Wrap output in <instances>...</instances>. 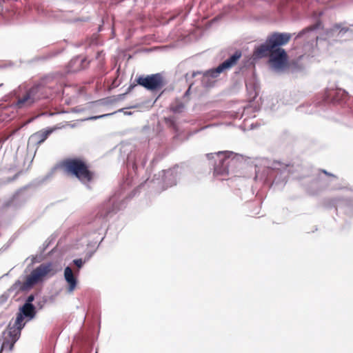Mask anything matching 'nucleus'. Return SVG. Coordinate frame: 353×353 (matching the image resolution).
<instances>
[{
	"label": "nucleus",
	"mask_w": 353,
	"mask_h": 353,
	"mask_svg": "<svg viewBox=\"0 0 353 353\" xmlns=\"http://www.w3.org/2000/svg\"><path fill=\"white\" fill-rule=\"evenodd\" d=\"M165 121H166V123H170L171 124H173L174 123V119L173 118H168V119H165Z\"/></svg>",
	"instance_id": "26"
},
{
	"label": "nucleus",
	"mask_w": 353,
	"mask_h": 353,
	"mask_svg": "<svg viewBox=\"0 0 353 353\" xmlns=\"http://www.w3.org/2000/svg\"><path fill=\"white\" fill-rule=\"evenodd\" d=\"M11 296L10 293L6 290L0 296V304L5 303Z\"/></svg>",
	"instance_id": "21"
},
{
	"label": "nucleus",
	"mask_w": 353,
	"mask_h": 353,
	"mask_svg": "<svg viewBox=\"0 0 353 353\" xmlns=\"http://www.w3.org/2000/svg\"><path fill=\"white\" fill-rule=\"evenodd\" d=\"M268 56H270V62L274 71L281 73L286 68L288 54L283 48H278L270 50Z\"/></svg>",
	"instance_id": "11"
},
{
	"label": "nucleus",
	"mask_w": 353,
	"mask_h": 353,
	"mask_svg": "<svg viewBox=\"0 0 353 353\" xmlns=\"http://www.w3.org/2000/svg\"><path fill=\"white\" fill-rule=\"evenodd\" d=\"M48 88L46 79H42L39 83L27 90L23 96L18 97L14 106L17 109H26L32 106L41 99L48 97Z\"/></svg>",
	"instance_id": "4"
},
{
	"label": "nucleus",
	"mask_w": 353,
	"mask_h": 353,
	"mask_svg": "<svg viewBox=\"0 0 353 353\" xmlns=\"http://www.w3.org/2000/svg\"><path fill=\"white\" fill-rule=\"evenodd\" d=\"M123 110V109H119L118 111L114 112L112 113L104 114H102V115L90 117L86 119L85 120H97L98 119L109 117V116L112 115V114H115V113H117L118 112H122Z\"/></svg>",
	"instance_id": "20"
},
{
	"label": "nucleus",
	"mask_w": 353,
	"mask_h": 353,
	"mask_svg": "<svg viewBox=\"0 0 353 353\" xmlns=\"http://www.w3.org/2000/svg\"><path fill=\"white\" fill-rule=\"evenodd\" d=\"M21 330L12 326L10 322L8 325L7 330L3 332L2 336L0 338V353L3 352H11L14 344L21 336Z\"/></svg>",
	"instance_id": "8"
},
{
	"label": "nucleus",
	"mask_w": 353,
	"mask_h": 353,
	"mask_svg": "<svg viewBox=\"0 0 353 353\" xmlns=\"http://www.w3.org/2000/svg\"><path fill=\"white\" fill-rule=\"evenodd\" d=\"M2 85H3V84H2V83H1V84H0V87H1V86H2Z\"/></svg>",
	"instance_id": "34"
},
{
	"label": "nucleus",
	"mask_w": 353,
	"mask_h": 353,
	"mask_svg": "<svg viewBox=\"0 0 353 353\" xmlns=\"http://www.w3.org/2000/svg\"><path fill=\"white\" fill-rule=\"evenodd\" d=\"M136 81L137 84L153 92L161 90L165 85L163 76L160 73L147 76L141 75L138 77Z\"/></svg>",
	"instance_id": "10"
},
{
	"label": "nucleus",
	"mask_w": 353,
	"mask_h": 353,
	"mask_svg": "<svg viewBox=\"0 0 353 353\" xmlns=\"http://www.w3.org/2000/svg\"><path fill=\"white\" fill-rule=\"evenodd\" d=\"M178 167H174L168 170H162V181L165 188L172 187L176 184Z\"/></svg>",
	"instance_id": "12"
},
{
	"label": "nucleus",
	"mask_w": 353,
	"mask_h": 353,
	"mask_svg": "<svg viewBox=\"0 0 353 353\" xmlns=\"http://www.w3.org/2000/svg\"><path fill=\"white\" fill-rule=\"evenodd\" d=\"M190 90V88L188 89V90L185 92V95H188V94H189Z\"/></svg>",
	"instance_id": "33"
},
{
	"label": "nucleus",
	"mask_w": 353,
	"mask_h": 353,
	"mask_svg": "<svg viewBox=\"0 0 353 353\" xmlns=\"http://www.w3.org/2000/svg\"><path fill=\"white\" fill-rule=\"evenodd\" d=\"M34 300V295L30 294L27 297L25 303H28V305H33L32 301Z\"/></svg>",
	"instance_id": "23"
},
{
	"label": "nucleus",
	"mask_w": 353,
	"mask_h": 353,
	"mask_svg": "<svg viewBox=\"0 0 353 353\" xmlns=\"http://www.w3.org/2000/svg\"><path fill=\"white\" fill-rule=\"evenodd\" d=\"M125 207V201L117 195H114L100 207L95 216L88 223V229L97 232L103 229L108 221V218Z\"/></svg>",
	"instance_id": "1"
},
{
	"label": "nucleus",
	"mask_w": 353,
	"mask_h": 353,
	"mask_svg": "<svg viewBox=\"0 0 353 353\" xmlns=\"http://www.w3.org/2000/svg\"><path fill=\"white\" fill-rule=\"evenodd\" d=\"M63 276L64 279L68 285L67 288L68 292H73L77 285V279L69 266L65 268Z\"/></svg>",
	"instance_id": "13"
},
{
	"label": "nucleus",
	"mask_w": 353,
	"mask_h": 353,
	"mask_svg": "<svg viewBox=\"0 0 353 353\" xmlns=\"http://www.w3.org/2000/svg\"><path fill=\"white\" fill-rule=\"evenodd\" d=\"M124 114H125V115H131L132 112H124Z\"/></svg>",
	"instance_id": "31"
},
{
	"label": "nucleus",
	"mask_w": 353,
	"mask_h": 353,
	"mask_svg": "<svg viewBox=\"0 0 353 353\" xmlns=\"http://www.w3.org/2000/svg\"><path fill=\"white\" fill-rule=\"evenodd\" d=\"M64 165L68 172L88 187V183L92 179V174L83 161L77 159H69L64 163Z\"/></svg>",
	"instance_id": "7"
},
{
	"label": "nucleus",
	"mask_w": 353,
	"mask_h": 353,
	"mask_svg": "<svg viewBox=\"0 0 353 353\" xmlns=\"http://www.w3.org/2000/svg\"><path fill=\"white\" fill-rule=\"evenodd\" d=\"M73 112H81V110L77 109V108H74Z\"/></svg>",
	"instance_id": "32"
},
{
	"label": "nucleus",
	"mask_w": 353,
	"mask_h": 353,
	"mask_svg": "<svg viewBox=\"0 0 353 353\" xmlns=\"http://www.w3.org/2000/svg\"><path fill=\"white\" fill-rule=\"evenodd\" d=\"M317 28H318L317 25H314V26L307 27V28L303 29V30H301V32H299L297 34L296 39L303 37L305 34H308V35L312 34L314 33V31L316 30Z\"/></svg>",
	"instance_id": "17"
},
{
	"label": "nucleus",
	"mask_w": 353,
	"mask_h": 353,
	"mask_svg": "<svg viewBox=\"0 0 353 353\" xmlns=\"http://www.w3.org/2000/svg\"><path fill=\"white\" fill-rule=\"evenodd\" d=\"M85 261H83V260L81 259H74L73 260V263L78 268H82L83 263H84Z\"/></svg>",
	"instance_id": "22"
},
{
	"label": "nucleus",
	"mask_w": 353,
	"mask_h": 353,
	"mask_svg": "<svg viewBox=\"0 0 353 353\" xmlns=\"http://www.w3.org/2000/svg\"><path fill=\"white\" fill-rule=\"evenodd\" d=\"M185 106L182 103H178L176 105H171L170 110L174 113H181L183 112Z\"/></svg>",
	"instance_id": "19"
},
{
	"label": "nucleus",
	"mask_w": 353,
	"mask_h": 353,
	"mask_svg": "<svg viewBox=\"0 0 353 353\" xmlns=\"http://www.w3.org/2000/svg\"><path fill=\"white\" fill-rule=\"evenodd\" d=\"M261 178L262 179V176H259V171H256V176H255V179H258V178Z\"/></svg>",
	"instance_id": "27"
},
{
	"label": "nucleus",
	"mask_w": 353,
	"mask_h": 353,
	"mask_svg": "<svg viewBox=\"0 0 353 353\" xmlns=\"http://www.w3.org/2000/svg\"><path fill=\"white\" fill-rule=\"evenodd\" d=\"M339 93H341V98L343 97V96H347V92H346L345 90H342V89H339L338 91H337V94H339Z\"/></svg>",
	"instance_id": "24"
},
{
	"label": "nucleus",
	"mask_w": 353,
	"mask_h": 353,
	"mask_svg": "<svg viewBox=\"0 0 353 353\" xmlns=\"http://www.w3.org/2000/svg\"><path fill=\"white\" fill-rule=\"evenodd\" d=\"M96 353H97V352H96Z\"/></svg>",
	"instance_id": "35"
},
{
	"label": "nucleus",
	"mask_w": 353,
	"mask_h": 353,
	"mask_svg": "<svg viewBox=\"0 0 353 353\" xmlns=\"http://www.w3.org/2000/svg\"><path fill=\"white\" fill-rule=\"evenodd\" d=\"M86 60L79 57L72 59L69 63V71L75 72L85 68L84 63Z\"/></svg>",
	"instance_id": "15"
},
{
	"label": "nucleus",
	"mask_w": 353,
	"mask_h": 353,
	"mask_svg": "<svg viewBox=\"0 0 353 353\" xmlns=\"http://www.w3.org/2000/svg\"><path fill=\"white\" fill-rule=\"evenodd\" d=\"M36 313V307L34 305L24 303L19 307L16 319L12 323V326L21 331L25 327L26 322L34 318Z\"/></svg>",
	"instance_id": "9"
},
{
	"label": "nucleus",
	"mask_w": 353,
	"mask_h": 353,
	"mask_svg": "<svg viewBox=\"0 0 353 353\" xmlns=\"http://www.w3.org/2000/svg\"><path fill=\"white\" fill-rule=\"evenodd\" d=\"M135 86H136L135 84L130 85V86L127 89L126 92L124 94H119L118 96V99H111V98L105 99L103 100V102L101 103L105 104V105L111 104V103H115L117 101H118L119 99H122L123 98L124 95L126 94L127 93L131 92Z\"/></svg>",
	"instance_id": "16"
},
{
	"label": "nucleus",
	"mask_w": 353,
	"mask_h": 353,
	"mask_svg": "<svg viewBox=\"0 0 353 353\" xmlns=\"http://www.w3.org/2000/svg\"><path fill=\"white\" fill-rule=\"evenodd\" d=\"M206 156L209 160L214 159V174L222 177V180L225 179V176L229 174L230 168L234 166L241 158V155L231 151H220L207 154Z\"/></svg>",
	"instance_id": "3"
},
{
	"label": "nucleus",
	"mask_w": 353,
	"mask_h": 353,
	"mask_svg": "<svg viewBox=\"0 0 353 353\" xmlns=\"http://www.w3.org/2000/svg\"><path fill=\"white\" fill-rule=\"evenodd\" d=\"M308 39H317V37L316 36H312V37H310V36H308L307 37Z\"/></svg>",
	"instance_id": "30"
},
{
	"label": "nucleus",
	"mask_w": 353,
	"mask_h": 353,
	"mask_svg": "<svg viewBox=\"0 0 353 353\" xmlns=\"http://www.w3.org/2000/svg\"><path fill=\"white\" fill-rule=\"evenodd\" d=\"M323 173H325V174L327 175H329V176H334L333 174H330V173H328L326 170H323Z\"/></svg>",
	"instance_id": "28"
},
{
	"label": "nucleus",
	"mask_w": 353,
	"mask_h": 353,
	"mask_svg": "<svg viewBox=\"0 0 353 353\" xmlns=\"http://www.w3.org/2000/svg\"><path fill=\"white\" fill-rule=\"evenodd\" d=\"M334 101H339L341 100V99H339L337 97H334L333 99Z\"/></svg>",
	"instance_id": "29"
},
{
	"label": "nucleus",
	"mask_w": 353,
	"mask_h": 353,
	"mask_svg": "<svg viewBox=\"0 0 353 353\" xmlns=\"http://www.w3.org/2000/svg\"><path fill=\"white\" fill-rule=\"evenodd\" d=\"M52 267L53 264L51 262L41 263L31 272L24 282L21 281L19 279L15 281L7 291L11 296L14 297L21 292L30 290L45 276L52 271Z\"/></svg>",
	"instance_id": "2"
},
{
	"label": "nucleus",
	"mask_w": 353,
	"mask_h": 353,
	"mask_svg": "<svg viewBox=\"0 0 353 353\" xmlns=\"http://www.w3.org/2000/svg\"><path fill=\"white\" fill-rule=\"evenodd\" d=\"M202 72L201 71H196V72H192V74H191V77L192 78H194L195 77L197 74H201Z\"/></svg>",
	"instance_id": "25"
},
{
	"label": "nucleus",
	"mask_w": 353,
	"mask_h": 353,
	"mask_svg": "<svg viewBox=\"0 0 353 353\" xmlns=\"http://www.w3.org/2000/svg\"><path fill=\"white\" fill-rule=\"evenodd\" d=\"M291 37L292 34L288 32H273L267 37L265 43L255 48L254 55L256 58L268 57L270 50H276L288 43Z\"/></svg>",
	"instance_id": "5"
},
{
	"label": "nucleus",
	"mask_w": 353,
	"mask_h": 353,
	"mask_svg": "<svg viewBox=\"0 0 353 353\" xmlns=\"http://www.w3.org/2000/svg\"><path fill=\"white\" fill-rule=\"evenodd\" d=\"M241 51H236L230 58L224 61L216 68L210 69L203 73L201 83L205 88L213 85L214 81L212 79L216 78L221 72L228 70L236 64L238 60L241 57Z\"/></svg>",
	"instance_id": "6"
},
{
	"label": "nucleus",
	"mask_w": 353,
	"mask_h": 353,
	"mask_svg": "<svg viewBox=\"0 0 353 353\" xmlns=\"http://www.w3.org/2000/svg\"><path fill=\"white\" fill-rule=\"evenodd\" d=\"M53 128H47L39 131L31 135V137L29 139V142H32L37 145H39L44 142L47 139L48 136L53 132Z\"/></svg>",
	"instance_id": "14"
},
{
	"label": "nucleus",
	"mask_w": 353,
	"mask_h": 353,
	"mask_svg": "<svg viewBox=\"0 0 353 353\" xmlns=\"http://www.w3.org/2000/svg\"><path fill=\"white\" fill-rule=\"evenodd\" d=\"M339 30L338 36L343 37L347 32H352V30L346 27H343L341 23L335 24L332 28V31Z\"/></svg>",
	"instance_id": "18"
}]
</instances>
